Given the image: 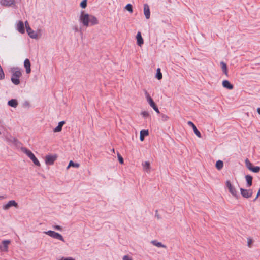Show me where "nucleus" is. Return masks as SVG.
Listing matches in <instances>:
<instances>
[{"instance_id": "nucleus-1", "label": "nucleus", "mask_w": 260, "mask_h": 260, "mask_svg": "<svg viewBox=\"0 0 260 260\" xmlns=\"http://www.w3.org/2000/svg\"><path fill=\"white\" fill-rule=\"evenodd\" d=\"M11 72L12 76L11 78L12 82L15 85H18L20 84V81L19 78L21 77L22 73L18 67H13L11 69Z\"/></svg>"}, {"instance_id": "nucleus-2", "label": "nucleus", "mask_w": 260, "mask_h": 260, "mask_svg": "<svg viewBox=\"0 0 260 260\" xmlns=\"http://www.w3.org/2000/svg\"><path fill=\"white\" fill-rule=\"evenodd\" d=\"M21 150L23 153L26 154L31 160H32L35 165L37 166H40V162L31 151L25 147H21Z\"/></svg>"}, {"instance_id": "nucleus-3", "label": "nucleus", "mask_w": 260, "mask_h": 260, "mask_svg": "<svg viewBox=\"0 0 260 260\" xmlns=\"http://www.w3.org/2000/svg\"><path fill=\"white\" fill-rule=\"evenodd\" d=\"M90 15L88 14L84 13L83 11L81 12V15L79 18V21L83 24L84 26L86 27L89 25Z\"/></svg>"}, {"instance_id": "nucleus-4", "label": "nucleus", "mask_w": 260, "mask_h": 260, "mask_svg": "<svg viewBox=\"0 0 260 260\" xmlns=\"http://www.w3.org/2000/svg\"><path fill=\"white\" fill-rule=\"evenodd\" d=\"M44 233L45 234L48 235V236H50L52 238L59 240L63 242H64V239L63 237H62V236L61 234H60L58 233H57L55 231H51V230H49L48 231H45V232H44Z\"/></svg>"}, {"instance_id": "nucleus-5", "label": "nucleus", "mask_w": 260, "mask_h": 260, "mask_svg": "<svg viewBox=\"0 0 260 260\" xmlns=\"http://www.w3.org/2000/svg\"><path fill=\"white\" fill-rule=\"evenodd\" d=\"M225 184L229 189V192L232 194V195L234 197L238 198L239 196L238 192L236 190L235 187L232 185L230 181L227 180L225 182Z\"/></svg>"}, {"instance_id": "nucleus-6", "label": "nucleus", "mask_w": 260, "mask_h": 260, "mask_svg": "<svg viewBox=\"0 0 260 260\" xmlns=\"http://www.w3.org/2000/svg\"><path fill=\"white\" fill-rule=\"evenodd\" d=\"M57 158V156L56 155H47L45 157V161L46 165H52L54 164V161Z\"/></svg>"}, {"instance_id": "nucleus-7", "label": "nucleus", "mask_w": 260, "mask_h": 260, "mask_svg": "<svg viewBox=\"0 0 260 260\" xmlns=\"http://www.w3.org/2000/svg\"><path fill=\"white\" fill-rule=\"evenodd\" d=\"M240 190L241 191V194L244 198H249L252 196L253 191L251 189H245L240 188Z\"/></svg>"}, {"instance_id": "nucleus-8", "label": "nucleus", "mask_w": 260, "mask_h": 260, "mask_svg": "<svg viewBox=\"0 0 260 260\" xmlns=\"http://www.w3.org/2000/svg\"><path fill=\"white\" fill-rule=\"evenodd\" d=\"M13 206H14L15 207H17L18 204L15 201L11 200V201H9L7 204L3 205V209L4 210H7Z\"/></svg>"}, {"instance_id": "nucleus-9", "label": "nucleus", "mask_w": 260, "mask_h": 260, "mask_svg": "<svg viewBox=\"0 0 260 260\" xmlns=\"http://www.w3.org/2000/svg\"><path fill=\"white\" fill-rule=\"evenodd\" d=\"M145 97L146 98L147 101L150 105V106L152 108L153 106H154L156 105L155 102L153 101L152 98L150 96V94L148 93L146 89L143 90Z\"/></svg>"}, {"instance_id": "nucleus-10", "label": "nucleus", "mask_w": 260, "mask_h": 260, "mask_svg": "<svg viewBox=\"0 0 260 260\" xmlns=\"http://www.w3.org/2000/svg\"><path fill=\"white\" fill-rule=\"evenodd\" d=\"M10 243V240H4L2 241V244L0 245V250L2 251L6 252L8 251V245Z\"/></svg>"}, {"instance_id": "nucleus-11", "label": "nucleus", "mask_w": 260, "mask_h": 260, "mask_svg": "<svg viewBox=\"0 0 260 260\" xmlns=\"http://www.w3.org/2000/svg\"><path fill=\"white\" fill-rule=\"evenodd\" d=\"M26 31L29 36L32 39H37L38 34L34 30H33L30 26H26Z\"/></svg>"}, {"instance_id": "nucleus-12", "label": "nucleus", "mask_w": 260, "mask_h": 260, "mask_svg": "<svg viewBox=\"0 0 260 260\" xmlns=\"http://www.w3.org/2000/svg\"><path fill=\"white\" fill-rule=\"evenodd\" d=\"M144 14L147 19L150 18V11L149 6L147 4L144 5Z\"/></svg>"}, {"instance_id": "nucleus-13", "label": "nucleus", "mask_w": 260, "mask_h": 260, "mask_svg": "<svg viewBox=\"0 0 260 260\" xmlns=\"http://www.w3.org/2000/svg\"><path fill=\"white\" fill-rule=\"evenodd\" d=\"M187 124L188 125H189L190 126L192 127V128H193V130L194 132V134H196V135L197 137H198L199 138H201V133L200 132V131L199 130L197 129L196 126H195V125L193 124V123L192 122L189 121L187 122Z\"/></svg>"}, {"instance_id": "nucleus-14", "label": "nucleus", "mask_w": 260, "mask_h": 260, "mask_svg": "<svg viewBox=\"0 0 260 260\" xmlns=\"http://www.w3.org/2000/svg\"><path fill=\"white\" fill-rule=\"evenodd\" d=\"M0 3L2 5L5 6H11L15 3L14 0H1Z\"/></svg>"}, {"instance_id": "nucleus-15", "label": "nucleus", "mask_w": 260, "mask_h": 260, "mask_svg": "<svg viewBox=\"0 0 260 260\" xmlns=\"http://www.w3.org/2000/svg\"><path fill=\"white\" fill-rule=\"evenodd\" d=\"M24 66L26 69V72L27 74H29L30 73L31 69H30V62L28 59H26L24 62Z\"/></svg>"}, {"instance_id": "nucleus-16", "label": "nucleus", "mask_w": 260, "mask_h": 260, "mask_svg": "<svg viewBox=\"0 0 260 260\" xmlns=\"http://www.w3.org/2000/svg\"><path fill=\"white\" fill-rule=\"evenodd\" d=\"M17 30L20 33L24 34L25 32L24 25L22 21H19L17 24Z\"/></svg>"}, {"instance_id": "nucleus-17", "label": "nucleus", "mask_w": 260, "mask_h": 260, "mask_svg": "<svg viewBox=\"0 0 260 260\" xmlns=\"http://www.w3.org/2000/svg\"><path fill=\"white\" fill-rule=\"evenodd\" d=\"M222 86L228 89L231 90L234 88V86L228 81V80H224L222 82Z\"/></svg>"}, {"instance_id": "nucleus-18", "label": "nucleus", "mask_w": 260, "mask_h": 260, "mask_svg": "<svg viewBox=\"0 0 260 260\" xmlns=\"http://www.w3.org/2000/svg\"><path fill=\"white\" fill-rule=\"evenodd\" d=\"M137 44L139 46H141L144 43L143 39L142 37L141 34L140 32H138L136 36Z\"/></svg>"}, {"instance_id": "nucleus-19", "label": "nucleus", "mask_w": 260, "mask_h": 260, "mask_svg": "<svg viewBox=\"0 0 260 260\" xmlns=\"http://www.w3.org/2000/svg\"><path fill=\"white\" fill-rule=\"evenodd\" d=\"M89 23L91 25H94L99 23V21L96 17L90 15Z\"/></svg>"}, {"instance_id": "nucleus-20", "label": "nucleus", "mask_w": 260, "mask_h": 260, "mask_svg": "<svg viewBox=\"0 0 260 260\" xmlns=\"http://www.w3.org/2000/svg\"><path fill=\"white\" fill-rule=\"evenodd\" d=\"M65 122L61 121L58 123V125L53 129L54 132H59L62 130L63 125L64 124Z\"/></svg>"}, {"instance_id": "nucleus-21", "label": "nucleus", "mask_w": 260, "mask_h": 260, "mask_svg": "<svg viewBox=\"0 0 260 260\" xmlns=\"http://www.w3.org/2000/svg\"><path fill=\"white\" fill-rule=\"evenodd\" d=\"M149 135L148 130H141L140 131V140L141 141H144V137Z\"/></svg>"}, {"instance_id": "nucleus-22", "label": "nucleus", "mask_w": 260, "mask_h": 260, "mask_svg": "<svg viewBox=\"0 0 260 260\" xmlns=\"http://www.w3.org/2000/svg\"><path fill=\"white\" fill-rule=\"evenodd\" d=\"M246 180L247 182V186L250 187L252 184V177L249 175L245 176Z\"/></svg>"}, {"instance_id": "nucleus-23", "label": "nucleus", "mask_w": 260, "mask_h": 260, "mask_svg": "<svg viewBox=\"0 0 260 260\" xmlns=\"http://www.w3.org/2000/svg\"><path fill=\"white\" fill-rule=\"evenodd\" d=\"M8 104L12 107L16 108L18 105V102L16 99H11L8 101Z\"/></svg>"}, {"instance_id": "nucleus-24", "label": "nucleus", "mask_w": 260, "mask_h": 260, "mask_svg": "<svg viewBox=\"0 0 260 260\" xmlns=\"http://www.w3.org/2000/svg\"><path fill=\"white\" fill-rule=\"evenodd\" d=\"M143 167L144 170L147 173L150 172V165L148 161H145L143 164Z\"/></svg>"}, {"instance_id": "nucleus-25", "label": "nucleus", "mask_w": 260, "mask_h": 260, "mask_svg": "<svg viewBox=\"0 0 260 260\" xmlns=\"http://www.w3.org/2000/svg\"><path fill=\"white\" fill-rule=\"evenodd\" d=\"M151 243L158 247L166 248V246L165 245L162 244L161 242H158L157 240L152 241Z\"/></svg>"}, {"instance_id": "nucleus-26", "label": "nucleus", "mask_w": 260, "mask_h": 260, "mask_svg": "<svg viewBox=\"0 0 260 260\" xmlns=\"http://www.w3.org/2000/svg\"><path fill=\"white\" fill-rule=\"evenodd\" d=\"M222 70L223 72L227 76L228 75V69L225 63L223 61L220 62Z\"/></svg>"}, {"instance_id": "nucleus-27", "label": "nucleus", "mask_w": 260, "mask_h": 260, "mask_svg": "<svg viewBox=\"0 0 260 260\" xmlns=\"http://www.w3.org/2000/svg\"><path fill=\"white\" fill-rule=\"evenodd\" d=\"M215 166L217 170H220L223 167V161L222 160H218L216 161Z\"/></svg>"}, {"instance_id": "nucleus-28", "label": "nucleus", "mask_w": 260, "mask_h": 260, "mask_svg": "<svg viewBox=\"0 0 260 260\" xmlns=\"http://www.w3.org/2000/svg\"><path fill=\"white\" fill-rule=\"evenodd\" d=\"M71 167L78 168L79 167V164L78 163H75L72 160H70L68 167H67V169H68Z\"/></svg>"}, {"instance_id": "nucleus-29", "label": "nucleus", "mask_w": 260, "mask_h": 260, "mask_svg": "<svg viewBox=\"0 0 260 260\" xmlns=\"http://www.w3.org/2000/svg\"><path fill=\"white\" fill-rule=\"evenodd\" d=\"M156 78H157V79L158 80H160L162 78V75L160 72V69L159 68L157 69Z\"/></svg>"}, {"instance_id": "nucleus-30", "label": "nucleus", "mask_w": 260, "mask_h": 260, "mask_svg": "<svg viewBox=\"0 0 260 260\" xmlns=\"http://www.w3.org/2000/svg\"><path fill=\"white\" fill-rule=\"evenodd\" d=\"M246 166L249 170H251L252 167H253L252 164L250 162V161L248 160V159L246 158L245 161Z\"/></svg>"}, {"instance_id": "nucleus-31", "label": "nucleus", "mask_w": 260, "mask_h": 260, "mask_svg": "<svg viewBox=\"0 0 260 260\" xmlns=\"http://www.w3.org/2000/svg\"><path fill=\"white\" fill-rule=\"evenodd\" d=\"M125 9L127 10L128 12H129L131 13H132L133 11V6L131 4H127L125 7Z\"/></svg>"}, {"instance_id": "nucleus-32", "label": "nucleus", "mask_w": 260, "mask_h": 260, "mask_svg": "<svg viewBox=\"0 0 260 260\" xmlns=\"http://www.w3.org/2000/svg\"><path fill=\"white\" fill-rule=\"evenodd\" d=\"M250 171H252L254 173H258L260 171V167L258 166H253L251 169Z\"/></svg>"}, {"instance_id": "nucleus-33", "label": "nucleus", "mask_w": 260, "mask_h": 260, "mask_svg": "<svg viewBox=\"0 0 260 260\" xmlns=\"http://www.w3.org/2000/svg\"><path fill=\"white\" fill-rule=\"evenodd\" d=\"M80 6L82 8H85L87 7V0H83L81 2Z\"/></svg>"}, {"instance_id": "nucleus-34", "label": "nucleus", "mask_w": 260, "mask_h": 260, "mask_svg": "<svg viewBox=\"0 0 260 260\" xmlns=\"http://www.w3.org/2000/svg\"><path fill=\"white\" fill-rule=\"evenodd\" d=\"M117 156H118V160H119L120 164H123L124 162V160H123V158H122V157L121 156L120 154H119V153H118Z\"/></svg>"}, {"instance_id": "nucleus-35", "label": "nucleus", "mask_w": 260, "mask_h": 260, "mask_svg": "<svg viewBox=\"0 0 260 260\" xmlns=\"http://www.w3.org/2000/svg\"><path fill=\"white\" fill-rule=\"evenodd\" d=\"M141 114L144 117L147 118L149 116V113L147 111H143L141 112Z\"/></svg>"}, {"instance_id": "nucleus-36", "label": "nucleus", "mask_w": 260, "mask_h": 260, "mask_svg": "<svg viewBox=\"0 0 260 260\" xmlns=\"http://www.w3.org/2000/svg\"><path fill=\"white\" fill-rule=\"evenodd\" d=\"M161 119H162V120H163L164 121H167L169 119V117L165 114H161Z\"/></svg>"}, {"instance_id": "nucleus-37", "label": "nucleus", "mask_w": 260, "mask_h": 260, "mask_svg": "<svg viewBox=\"0 0 260 260\" xmlns=\"http://www.w3.org/2000/svg\"><path fill=\"white\" fill-rule=\"evenodd\" d=\"M73 29L75 32H81V29L78 28V26L75 25L73 26Z\"/></svg>"}, {"instance_id": "nucleus-38", "label": "nucleus", "mask_w": 260, "mask_h": 260, "mask_svg": "<svg viewBox=\"0 0 260 260\" xmlns=\"http://www.w3.org/2000/svg\"><path fill=\"white\" fill-rule=\"evenodd\" d=\"M60 260H75L74 258L69 257H62Z\"/></svg>"}, {"instance_id": "nucleus-39", "label": "nucleus", "mask_w": 260, "mask_h": 260, "mask_svg": "<svg viewBox=\"0 0 260 260\" xmlns=\"http://www.w3.org/2000/svg\"><path fill=\"white\" fill-rule=\"evenodd\" d=\"M152 108L155 110V111L156 113H159V110L156 105L153 106Z\"/></svg>"}, {"instance_id": "nucleus-40", "label": "nucleus", "mask_w": 260, "mask_h": 260, "mask_svg": "<svg viewBox=\"0 0 260 260\" xmlns=\"http://www.w3.org/2000/svg\"><path fill=\"white\" fill-rule=\"evenodd\" d=\"M53 228L57 230L61 231L62 228L60 225H55L53 226Z\"/></svg>"}, {"instance_id": "nucleus-41", "label": "nucleus", "mask_w": 260, "mask_h": 260, "mask_svg": "<svg viewBox=\"0 0 260 260\" xmlns=\"http://www.w3.org/2000/svg\"><path fill=\"white\" fill-rule=\"evenodd\" d=\"M123 260H133V259L129 256L125 255L123 257Z\"/></svg>"}, {"instance_id": "nucleus-42", "label": "nucleus", "mask_w": 260, "mask_h": 260, "mask_svg": "<svg viewBox=\"0 0 260 260\" xmlns=\"http://www.w3.org/2000/svg\"><path fill=\"white\" fill-rule=\"evenodd\" d=\"M252 242V241L251 239H249L248 240V246L249 247H250V244H251Z\"/></svg>"}, {"instance_id": "nucleus-43", "label": "nucleus", "mask_w": 260, "mask_h": 260, "mask_svg": "<svg viewBox=\"0 0 260 260\" xmlns=\"http://www.w3.org/2000/svg\"><path fill=\"white\" fill-rule=\"evenodd\" d=\"M29 102H27V101H25V102H24V105L25 106H29Z\"/></svg>"}, {"instance_id": "nucleus-44", "label": "nucleus", "mask_w": 260, "mask_h": 260, "mask_svg": "<svg viewBox=\"0 0 260 260\" xmlns=\"http://www.w3.org/2000/svg\"><path fill=\"white\" fill-rule=\"evenodd\" d=\"M25 27H26V26H29V23H28V21H26L25 22Z\"/></svg>"}, {"instance_id": "nucleus-45", "label": "nucleus", "mask_w": 260, "mask_h": 260, "mask_svg": "<svg viewBox=\"0 0 260 260\" xmlns=\"http://www.w3.org/2000/svg\"><path fill=\"white\" fill-rule=\"evenodd\" d=\"M257 198H258V197L260 196V188L259 189L258 191L257 194Z\"/></svg>"}, {"instance_id": "nucleus-46", "label": "nucleus", "mask_w": 260, "mask_h": 260, "mask_svg": "<svg viewBox=\"0 0 260 260\" xmlns=\"http://www.w3.org/2000/svg\"><path fill=\"white\" fill-rule=\"evenodd\" d=\"M258 113L260 115V108H258L257 109Z\"/></svg>"}, {"instance_id": "nucleus-47", "label": "nucleus", "mask_w": 260, "mask_h": 260, "mask_svg": "<svg viewBox=\"0 0 260 260\" xmlns=\"http://www.w3.org/2000/svg\"><path fill=\"white\" fill-rule=\"evenodd\" d=\"M258 198H257V196L255 197V198H254V200H253V202H255L257 199Z\"/></svg>"}, {"instance_id": "nucleus-48", "label": "nucleus", "mask_w": 260, "mask_h": 260, "mask_svg": "<svg viewBox=\"0 0 260 260\" xmlns=\"http://www.w3.org/2000/svg\"><path fill=\"white\" fill-rule=\"evenodd\" d=\"M14 141H16V139L15 138H13Z\"/></svg>"}, {"instance_id": "nucleus-49", "label": "nucleus", "mask_w": 260, "mask_h": 260, "mask_svg": "<svg viewBox=\"0 0 260 260\" xmlns=\"http://www.w3.org/2000/svg\"><path fill=\"white\" fill-rule=\"evenodd\" d=\"M1 134V132H0V135Z\"/></svg>"}]
</instances>
